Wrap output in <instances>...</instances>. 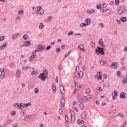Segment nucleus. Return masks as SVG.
I'll return each mask as SVG.
<instances>
[{"mask_svg":"<svg viewBox=\"0 0 127 127\" xmlns=\"http://www.w3.org/2000/svg\"><path fill=\"white\" fill-rule=\"evenodd\" d=\"M96 8L97 9H101V8H102V6H101V5L98 4L96 6Z\"/></svg>","mask_w":127,"mask_h":127,"instance_id":"obj_50","label":"nucleus"},{"mask_svg":"<svg viewBox=\"0 0 127 127\" xmlns=\"http://www.w3.org/2000/svg\"><path fill=\"white\" fill-rule=\"evenodd\" d=\"M37 73H36V70H33L31 72V75L32 76H35V75H36Z\"/></svg>","mask_w":127,"mask_h":127,"instance_id":"obj_39","label":"nucleus"},{"mask_svg":"<svg viewBox=\"0 0 127 127\" xmlns=\"http://www.w3.org/2000/svg\"><path fill=\"white\" fill-rule=\"evenodd\" d=\"M73 34H74V32L72 31H71L70 32H68L67 35L68 36H70Z\"/></svg>","mask_w":127,"mask_h":127,"instance_id":"obj_40","label":"nucleus"},{"mask_svg":"<svg viewBox=\"0 0 127 127\" xmlns=\"http://www.w3.org/2000/svg\"><path fill=\"white\" fill-rule=\"evenodd\" d=\"M78 106L80 107L81 110H83V109H84V104H83V103H79L78 104Z\"/></svg>","mask_w":127,"mask_h":127,"instance_id":"obj_29","label":"nucleus"},{"mask_svg":"<svg viewBox=\"0 0 127 127\" xmlns=\"http://www.w3.org/2000/svg\"><path fill=\"white\" fill-rule=\"evenodd\" d=\"M5 38V37H4V36H2L0 37V41H3Z\"/></svg>","mask_w":127,"mask_h":127,"instance_id":"obj_43","label":"nucleus"},{"mask_svg":"<svg viewBox=\"0 0 127 127\" xmlns=\"http://www.w3.org/2000/svg\"><path fill=\"white\" fill-rule=\"evenodd\" d=\"M35 58V57H33L32 56H31V57H29V60L30 62H32V60H33V59H34Z\"/></svg>","mask_w":127,"mask_h":127,"instance_id":"obj_36","label":"nucleus"},{"mask_svg":"<svg viewBox=\"0 0 127 127\" xmlns=\"http://www.w3.org/2000/svg\"><path fill=\"white\" fill-rule=\"evenodd\" d=\"M65 125L66 127H69V123H68V121H65Z\"/></svg>","mask_w":127,"mask_h":127,"instance_id":"obj_57","label":"nucleus"},{"mask_svg":"<svg viewBox=\"0 0 127 127\" xmlns=\"http://www.w3.org/2000/svg\"><path fill=\"white\" fill-rule=\"evenodd\" d=\"M37 10L40 15H43V14H44V10L42 9V7H41V5L38 6Z\"/></svg>","mask_w":127,"mask_h":127,"instance_id":"obj_6","label":"nucleus"},{"mask_svg":"<svg viewBox=\"0 0 127 127\" xmlns=\"http://www.w3.org/2000/svg\"><path fill=\"white\" fill-rule=\"evenodd\" d=\"M65 122H68V121H69V119L68 118V115H65Z\"/></svg>","mask_w":127,"mask_h":127,"instance_id":"obj_55","label":"nucleus"},{"mask_svg":"<svg viewBox=\"0 0 127 127\" xmlns=\"http://www.w3.org/2000/svg\"><path fill=\"white\" fill-rule=\"evenodd\" d=\"M60 90L62 95H64V94H65V90L64 89V86H63V85L60 86Z\"/></svg>","mask_w":127,"mask_h":127,"instance_id":"obj_12","label":"nucleus"},{"mask_svg":"<svg viewBox=\"0 0 127 127\" xmlns=\"http://www.w3.org/2000/svg\"><path fill=\"white\" fill-rule=\"evenodd\" d=\"M61 51V48L59 47L56 49V52L57 53H59Z\"/></svg>","mask_w":127,"mask_h":127,"instance_id":"obj_37","label":"nucleus"},{"mask_svg":"<svg viewBox=\"0 0 127 127\" xmlns=\"http://www.w3.org/2000/svg\"><path fill=\"white\" fill-rule=\"evenodd\" d=\"M45 49V47L43 45H39L35 49V52H41L42 50H44Z\"/></svg>","mask_w":127,"mask_h":127,"instance_id":"obj_4","label":"nucleus"},{"mask_svg":"<svg viewBox=\"0 0 127 127\" xmlns=\"http://www.w3.org/2000/svg\"><path fill=\"white\" fill-rule=\"evenodd\" d=\"M38 78L39 79H40L41 81H42L43 82H45V80L47 78V76L43 75V74H42V73H41L38 76Z\"/></svg>","mask_w":127,"mask_h":127,"instance_id":"obj_5","label":"nucleus"},{"mask_svg":"<svg viewBox=\"0 0 127 127\" xmlns=\"http://www.w3.org/2000/svg\"><path fill=\"white\" fill-rule=\"evenodd\" d=\"M42 75L44 76H47L48 75V71L46 69H44L43 71V73H42Z\"/></svg>","mask_w":127,"mask_h":127,"instance_id":"obj_24","label":"nucleus"},{"mask_svg":"<svg viewBox=\"0 0 127 127\" xmlns=\"http://www.w3.org/2000/svg\"><path fill=\"white\" fill-rule=\"evenodd\" d=\"M70 53H71V51H69L66 54H65L64 56L65 58H66V57H67L69 54H70Z\"/></svg>","mask_w":127,"mask_h":127,"instance_id":"obj_47","label":"nucleus"},{"mask_svg":"<svg viewBox=\"0 0 127 127\" xmlns=\"http://www.w3.org/2000/svg\"><path fill=\"white\" fill-rule=\"evenodd\" d=\"M120 4V0H115V4L116 5H119Z\"/></svg>","mask_w":127,"mask_h":127,"instance_id":"obj_46","label":"nucleus"},{"mask_svg":"<svg viewBox=\"0 0 127 127\" xmlns=\"http://www.w3.org/2000/svg\"><path fill=\"white\" fill-rule=\"evenodd\" d=\"M37 52H35V51L32 53V56H33V57H35Z\"/></svg>","mask_w":127,"mask_h":127,"instance_id":"obj_44","label":"nucleus"},{"mask_svg":"<svg viewBox=\"0 0 127 127\" xmlns=\"http://www.w3.org/2000/svg\"><path fill=\"white\" fill-rule=\"evenodd\" d=\"M99 45H101L102 47H105V45H104V42H103L102 39H100L99 40Z\"/></svg>","mask_w":127,"mask_h":127,"instance_id":"obj_18","label":"nucleus"},{"mask_svg":"<svg viewBox=\"0 0 127 127\" xmlns=\"http://www.w3.org/2000/svg\"><path fill=\"white\" fill-rule=\"evenodd\" d=\"M23 39H24V40H27V39H28V36L27 35V34H24V35H23Z\"/></svg>","mask_w":127,"mask_h":127,"instance_id":"obj_31","label":"nucleus"},{"mask_svg":"<svg viewBox=\"0 0 127 127\" xmlns=\"http://www.w3.org/2000/svg\"><path fill=\"white\" fill-rule=\"evenodd\" d=\"M91 92V90H90V88H88L87 90H86V93L87 94H89V93H90Z\"/></svg>","mask_w":127,"mask_h":127,"instance_id":"obj_62","label":"nucleus"},{"mask_svg":"<svg viewBox=\"0 0 127 127\" xmlns=\"http://www.w3.org/2000/svg\"><path fill=\"white\" fill-rule=\"evenodd\" d=\"M86 12L88 14H93V13H95V12H96V10H95V9L87 10Z\"/></svg>","mask_w":127,"mask_h":127,"instance_id":"obj_13","label":"nucleus"},{"mask_svg":"<svg viewBox=\"0 0 127 127\" xmlns=\"http://www.w3.org/2000/svg\"><path fill=\"white\" fill-rule=\"evenodd\" d=\"M24 105L25 108H27L28 107L31 106L32 104L31 103V102H28L27 103L24 104Z\"/></svg>","mask_w":127,"mask_h":127,"instance_id":"obj_26","label":"nucleus"},{"mask_svg":"<svg viewBox=\"0 0 127 127\" xmlns=\"http://www.w3.org/2000/svg\"><path fill=\"white\" fill-rule=\"evenodd\" d=\"M32 88H33V85H30L28 86V89H29V90L32 89Z\"/></svg>","mask_w":127,"mask_h":127,"instance_id":"obj_53","label":"nucleus"},{"mask_svg":"<svg viewBox=\"0 0 127 127\" xmlns=\"http://www.w3.org/2000/svg\"><path fill=\"white\" fill-rule=\"evenodd\" d=\"M61 103L62 107L63 108H64V106H65V104H66V101H65V98L64 97H63L61 99Z\"/></svg>","mask_w":127,"mask_h":127,"instance_id":"obj_10","label":"nucleus"},{"mask_svg":"<svg viewBox=\"0 0 127 127\" xmlns=\"http://www.w3.org/2000/svg\"><path fill=\"white\" fill-rule=\"evenodd\" d=\"M117 74L118 76H121L122 75V72L121 71H118Z\"/></svg>","mask_w":127,"mask_h":127,"instance_id":"obj_56","label":"nucleus"},{"mask_svg":"<svg viewBox=\"0 0 127 127\" xmlns=\"http://www.w3.org/2000/svg\"><path fill=\"white\" fill-rule=\"evenodd\" d=\"M106 62L104 61H100V64L101 65H104V64H106Z\"/></svg>","mask_w":127,"mask_h":127,"instance_id":"obj_52","label":"nucleus"},{"mask_svg":"<svg viewBox=\"0 0 127 127\" xmlns=\"http://www.w3.org/2000/svg\"><path fill=\"white\" fill-rule=\"evenodd\" d=\"M0 71H1L3 74H5L4 73L5 72V69H4V68H1Z\"/></svg>","mask_w":127,"mask_h":127,"instance_id":"obj_42","label":"nucleus"},{"mask_svg":"<svg viewBox=\"0 0 127 127\" xmlns=\"http://www.w3.org/2000/svg\"><path fill=\"white\" fill-rule=\"evenodd\" d=\"M20 74H21V72L20 71V70L17 69L16 71V77L17 78V79H19L20 78Z\"/></svg>","mask_w":127,"mask_h":127,"instance_id":"obj_11","label":"nucleus"},{"mask_svg":"<svg viewBox=\"0 0 127 127\" xmlns=\"http://www.w3.org/2000/svg\"><path fill=\"white\" fill-rule=\"evenodd\" d=\"M83 75V72L79 71L78 73V75L79 78H82Z\"/></svg>","mask_w":127,"mask_h":127,"instance_id":"obj_28","label":"nucleus"},{"mask_svg":"<svg viewBox=\"0 0 127 127\" xmlns=\"http://www.w3.org/2000/svg\"><path fill=\"white\" fill-rule=\"evenodd\" d=\"M120 99H126V93L124 92H122L121 93H120Z\"/></svg>","mask_w":127,"mask_h":127,"instance_id":"obj_17","label":"nucleus"},{"mask_svg":"<svg viewBox=\"0 0 127 127\" xmlns=\"http://www.w3.org/2000/svg\"><path fill=\"white\" fill-rule=\"evenodd\" d=\"M20 114H21V116H22V117H24V116L25 115V111H24V110L21 111Z\"/></svg>","mask_w":127,"mask_h":127,"instance_id":"obj_35","label":"nucleus"},{"mask_svg":"<svg viewBox=\"0 0 127 127\" xmlns=\"http://www.w3.org/2000/svg\"><path fill=\"white\" fill-rule=\"evenodd\" d=\"M11 115V116H15L16 115V111H12Z\"/></svg>","mask_w":127,"mask_h":127,"instance_id":"obj_51","label":"nucleus"},{"mask_svg":"<svg viewBox=\"0 0 127 127\" xmlns=\"http://www.w3.org/2000/svg\"><path fill=\"white\" fill-rule=\"evenodd\" d=\"M78 101L80 104H83L84 103V99L81 97L80 96H78Z\"/></svg>","mask_w":127,"mask_h":127,"instance_id":"obj_20","label":"nucleus"},{"mask_svg":"<svg viewBox=\"0 0 127 127\" xmlns=\"http://www.w3.org/2000/svg\"><path fill=\"white\" fill-rule=\"evenodd\" d=\"M86 26H87V25L85 23H81L79 25V27H80L81 28H82V27H86Z\"/></svg>","mask_w":127,"mask_h":127,"instance_id":"obj_27","label":"nucleus"},{"mask_svg":"<svg viewBox=\"0 0 127 127\" xmlns=\"http://www.w3.org/2000/svg\"><path fill=\"white\" fill-rule=\"evenodd\" d=\"M119 63L113 62L111 65V68H113V69H118V67H119Z\"/></svg>","mask_w":127,"mask_h":127,"instance_id":"obj_8","label":"nucleus"},{"mask_svg":"<svg viewBox=\"0 0 127 127\" xmlns=\"http://www.w3.org/2000/svg\"><path fill=\"white\" fill-rule=\"evenodd\" d=\"M121 21H122V22H126V21H127V17H123L121 18Z\"/></svg>","mask_w":127,"mask_h":127,"instance_id":"obj_34","label":"nucleus"},{"mask_svg":"<svg viewBox=\"0 0 127 127\" xmlns=\"http://www.w3.org/2000/svg\"><path fill=\"white\" fill-rule=\"evenodd\" d=\"M14 108H16V109H20V110H22L24 108H25L24 106V104L23 103H15L14 104Z\"/></svg>","mask_w":127,"mask_h":127,"instance_id":"obj_3","label":"nucleus"},{"mask_svg":"<svg viewBox=\"0 0 127 127\" xmlns=\"http://www.w3.org/2000/svg\"><path fill=\"white\" fill-rule=\"evenodd\" d=\"M98 91H99V92H103L104 90L99 86L98 87Z\"/></svg>","mask_w":127,"mask_h":127,"instance_id":"obj_59","label":"nucleus"},{"mask_svg":"<svg viewBox=\"0 0 127 127\" xmlns=\"http://www.w3.org/2000/svg\"><path fill=\"white\" fill-rule=\"evenodd\" d=\"M78 48L79 49H81L82 51V52H85V46H84V45H78Z\"/></svg>","mask_w":127,"mask_h":127,"instance_id":"obj_15","label":"nucleus"},{"mask_svg":"<svg viewBox=\"0 0 127 127\" xmlns=\"http://www.w3.org/2000/svg\"><path fill=\"white\" fill-rule=\"evenodd\" d=\"M103 79H106V78H108V75L107 74H104L103 75Z\"/></svg>","mask_w":127,"mask_h":127,"instance_id":"obj_63","label":"nucleus"},{"mask_svg":"<svg viewBox=\"0 0 127 127\" xmlns=\"http://www.w3.org/2000/svg\"><path fill=\"white\" fill-rule=\"evenodd\" d=\"M71 124H74V122H75V115L73 114V113H72V111H71Z\"/></svg>","mask_w":127,"mask_h":127,"instance_id":"obj_14","label":"nucleus"},{"mask_svg":"<svg viewBox=\"0 0 127 127\" xmlns=\"http://www.w3.org/2000/svg\"><path fill=\"white\" fill-rule=\"evenodd\" d=\"M16 20H20V17L19 16H17L15 18Z\"/></svg>","mask_w":127,"mask_h":127,"instance_id":"obj_64","label":"nucleus"},{"mask_svg":"<svg viewBox=\"0 0 127 127\" xmlns=\"http://www.w3.org/2000/svg\"><path fill=\"white\" fill-rule=\"evenodd\" d=\"M39 27V28H40L41 29H43V28H44V25L43 23H40Z\"/></svg>","mask_w":127,"mask_h":127,"instance_id":"obj_33","label":"nucleus"},{"mask_svg":"<svg viewBox=\"0 0 127 127\" xmlns=\"http://www.w3.org/2000/svg\"><path fill=\"white\" fill-rule=\"evenodd\" d=\"M52 87H53V90L54 91V92H56V87L55 86V85H53Z\"/></svg>","mask_w":127,"mask_h":127,"instance_id":"obj_49","label":"nucleus"},{"mask_svg":"<svg viewBox=\"0 0 127 127\" xmlns=\"http://www.w3.org/2000/svg\"><path fill=\"white\" fill-rule=\"evenodd\" d=\"M83 98H86V101H88V100H89V99H91V98H92V97H91V96H88V97L87 96H84V97H83Z\"/></svg>","mask_w":127,"mask_h":127,"instance_id":"obj_48","label":"nucleus"},{"mask_svg":"<svg viewBox=\"0 0 127 127\" xmlns=\"http://www.w3.org/2000/svg\"><path fill=\"white\" fill-rule=\"evenodd\" d=\"M59 113L60 115H62V114H63V110L62 109H60L59 110Z\"/></svg>","mask_w":127,"mask_h":127,"instance_id":"obj_58","label":"nucleus"},{"mask_svg":"<svg viewBox=\"0 0 127 127\" xmlns=\"http://www.w3.org/2000/svg\"><path fill=\"white\" fill-rule=\"evenodd\" d=\"M77 124L78 125H80V124H82V125H84L85 124V121L84 120H80V119L77 120Z\"/></svg>","mask_w":127,"mask_h":127,"instance_id":"obj_25","label":"nucleus"},{"mask_svg":"<svg viewBox=\"0 0 127 127\" xmlns=\"http://www.w3.org/2000/svg\"><path fill=\"white\" fill-rule=\"evenodd\" d=\"M112 96L113 100H116L117 97H118V91L117 90H114L112 94Z\"/></svg>","mask_w":127,"mask_h":127,"instance_id":"obj_7","label":"nucleus"},{"mask_svg":"<svg viewBox=\"0 0 127 127\" xmlns=\"http://www.w3.org/2000/svg\"><path fill=\"white\" fill-rule=\"evenodd\" d=\"M97 75H98L97 77L98 80H102V72L100 71H99L97 72Z\"/></svg>","mask_w":127,"mask_h":127,"instance_id":"obj_19","label":"nucleus"},{"mask_svg":"<svg viewBox=\"0 0 127 127\" xmlns=\"http://www.w3.org/2000/svg\"><path fill=\"white\" fill-rule=\"evenodd\" d=\"M23 13H24V11H23V10H20L18 12V14L20 15H22V14H23Z\"/></svg>","mask_w":127,"mask_h":127,"instance_id":"obj_32","label":"nucleus"},{"mask_svg":"<svg viewBox=\"0 0 127 127\" xmlns=\"http://www.w3.org/2000/svg\"><path fill=\"white\" fill-rule=\"evenodd\" d=\"M0 77H1V79H4L5 77V73H3L2 72H1V70H0Z\"/></svg>","mask_w":127,"mask_h":127,"instance_id":"obj_21","label":"nucleus"},{"mask_svg":"<svg viewBox=\"0 0 127 127\" xmlns=\"http://www.w3.org/2000/svg\"><path fill=\"white\" fill-rule=\"evenodd\" d=\"M85 22H86V25H91V23H92V20L91 19L87 18L85 20Z\"/></svg>","mask_w":127,"mask_h":127,"instance_id":"obj_9","label":"nucleus"},{"mask_svg":"<svg viewBox=\"0 0 127 127\" xmlns=\"http://www.w3.org/2000/svg\"><path fill=\"white\" fill-rule=\"evenodd\" d=\"M127 79H123L122 80V84H123L124 85H126V84H127Z\"/></svg>","mask_w":127,"mask_h":127,"instance_id":"obj_45","label":"nucleus"},{"mask_svg":"<svg viewBox=\"0 0 127 127\" xmlns=\"http://www.w3.org/2000/svg\"><path fill=\"white\" fill-rule=\"evenodd\" d=\"M105 49L104 48H101L100 47H97L95 49V52L98 55H105Z\"/></svg>","mask_w":127,"mask_h":127,"instance_id":"obj_1","label":"nucleus"},{"mask_svg":"<svg viewBox=\"0 0 127 127\" xmlns=\"http://www.w3.org/2000/svg\"><path fill=\"white\" fill-rule=\"evenodd\" d=\"M51 48V46L49 45L48 46H47L46 47V49H45V50H49Z\"/></svg>","mask_w":127,"mask_h":127,"instance_id":"obj_54","label":"nucleus"},{"mask_svg":"<svg viewBox=\"0 0 127 127\" xmlns=\"http://www.w3.org/2000/svg\"><path fill=\"white\" fill-rule=\"evenodd\" d=\"M31 45V43L30 42V41H26L25 43V46H29Z\"/></svg>","mask_w":127,"mask_h":127,"instance_id":"obj_23","label":"nucleus"},{"mask_svg":"<svg viewBox=\"0 0 127 127\" xmlns=\"http://www.w3.org/2000/svg\"><path fill=\"white\" fill-rule=\"evenodd\" d=\"M99 26H101V28H104V24L103 23H100Z\"/></svg>","mask_w":127,"mask_h":127,"instance_id":"obj_61","label":"nucleus"},{"mask_svg":"<svg viewBox=\"0 0 127 127\" xmlns=\"http://www.w3.org/2000/svg\"><path fill=\"white\" fill-rule=\"evenodd\" d=\"M39 92V90L38 89V88H35L34 89V93L35 94H38Z\"/></svg>","mask_w":127,"mask_h":127,"instance_id":"obj_38","label":"nucleus"},{"mask_svg":"<svg viewBox=\"0 0 127 127\" xmlns=\"http://www.w3.org/2000/svg\"><path fill=\"white\" fill-rule=\"evenodd\" d=\"M4 47H6V44H3L0 47V50H2V49H4Z\"/></svg>","mask_w":127,"mask_h":127,"instance_id":"obj_30","label":"nucleus"},{"mask_svg":"<svg viewBox=\"0 0 127 127\" xmlns=\"http://www.w3.org/2000/svg\"><path fill=\"white\" fill-rule=\"evenodd\" d=\"M117 12L118 14H123L126 12V7L124 6H120L118 7Z\"/></svg>","mask_w":127,"mask_h":127,"instance_id":"obj_2","label":"nucleus"},{"mask_svg":"<svg viewBox=\"0 0 127 127\" xmlns=\"http://www.w3.org/2000/svg\"><path fill=\"white\" fill-rule=\"evenodd\" d=\"M91 46L92 48H95V42H92L91 43Z\"/></svg>","mask_w":127,"mask_h":127,"instance_id":"obj_41","label":"nucleus"},{"mask_svg":"<svg viewBox=\"0 0 127 127\" xmlns=\"http://www.w3.org/2000/svg\"><path fill=\"white\" fill-rule=\"evenodd\" d=\"M81 118L83 120H86L87 119V114H86V112H83L81 113Z\"/></svg>","mask_w":127,"mask_h":127,"instance_id":"obj_16","label":"nucleus"},{"mask_svg":"<svg viewBox=\"0 0 127 127\" xmlns=\"http://www.w3.org/2000/svg\"><path fill=\"white\" fill-rule=\"evenodd\" d=\"M19 35H20V34H19V33H15V34H14L12 35V39H13V40H14V39H15V38H16V37H17V36H19Z\"/></svg>","mask_w":127,"mask_h":127,"instance_id":"obj_22","label":"nucleus"},{"mask_svg":"<svg viewBox=\"0 0 127 127\" xmlns=\"http://www.w3.org/2000/svg\"><path fill=\"white\" fill-rule=\"evenodd\" d=\"M116 22H117V23H118L119 24H121V23H122L121 20H119V19L116 20Z\"/></svg>","mask_w":127,"mask_h":127,"instance_id":"obj_60","label":"nucleus"}]
</instances>
